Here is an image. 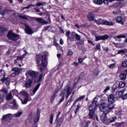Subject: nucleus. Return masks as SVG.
<instances>
[{"instance_id":"a19ab883","label":"nucleus","mask_w":127,"mask_h":127,"mask_svg":"<svg viewBox=\"0 0 127 127\" xmlns=\"http://www.w3.org/2000/svg\"><path fill=\"white\" fill-rule=\"evenodd\" d=\"M78 81H79V78H76L74 79V84L73 85V88H72V90H74V88H76V85Z\"/></svg>"},{"instance_id":"c9c22d12","label":"nucleus","mask_w":127,"mask_h":127,"mask_svg":"<svg viewBox=\"0 0 127 127\" xmlns=\"http://www.w3.org/2000/svg\"><path fill=\"white\" fill-rule=\"evenodd\" d=\"M21 115H22V112H19L14 114V116L15 118H19V117H20V116H21Z\"/></svg>"},{"instance_id":"4468645a","label":"nucleus","mask_w":127,"mask_h":127,"mask_svg":"<svg viewBox=\"0 0 127 127\" xmlns=\"http://www.w3.org/2000/svg\"><path fill=\"white\" fill-rule=\"evenodd\" d=\"M115 99L116 97H115V96H114L113 94H110L108 97V102L110 104H114V103H115Z\"/></svg>"},{"instance_id":"f3484780","label":"nucleus","mask_w":127,"mask_h":127,"mask_svg":"<svg viewBox=\"0 0 127 127\" xmlns=\"http://www.w3.org/2000/svg\"><path fill=\"white\" fill-rule=\"evenodd\" d=\"M40 117V112H39V110H37V116L34 119V124H37L38 121H39V118Z\"/></svg>"},{"instance_id":"c85d7f7f","label":"nucleus","mask_w":127,"mask_h":127,"mask_svg":"<svg viewBox=\"0 0 127 127\" xmlns=\"http://www.w3.org/2000/svg\"><path fill=\"white\" fill-rule=\"evenodd\" d=\"M63 121H64V118L62 117L59 120L58 124L57 125V127H61V125L62 123H63Z\"/></svg>"},{"instance_id":"6ab92c4d","label":"nucleus","mask_w":127,"mask_h":127,"mask_svg":"<svg viewBox=\"0 0 127 127\" xmlns=\"http://www.w3.org/2000/svg\"><path fill=\"white\" fill-rule=\"evenodd\" d=\"M125 89L119 91H117L116 93V96L117 98H121V97H123V94L125 93Z\"/></svg>"},{"instance_id":"f03ea898","label":"nucleus","mask_w":127,"mask_h":127,"mask_svg":"<svg viewBox=\"0 0 127 127\" xmlns=\"http://www.w3.org/2000/svg\"><path fill=\"white\" fill-rule=\"evenodd\" d=\"M98 98L95 97L92 103L89 105L88 110L89 111V118L91 120H96L97 122H99V118L97 115L95 114L96 110H97V106H98Z\"/></svg>"},{"instance_id":"a18cd8bd","label":"nucleus","mask_w":127,"mask_h":127,"mask_svg":"<svg viewBox=\"0 0 127 127\" xmlns=\"http://www.w3.org/2000/svg\"><path fill=\"white\" fill-rule=\"evenodd\" d=\"M77 41H79V44H80V45H84V42L85 41V40L80 39V40Z\"/></svg>"},{"instance_id":"f257e3e1","label":"nucleus","mask_w":127,"mask_h":127,"mask_svg":"<svg viewBox=\"0 0 127 127\" xmlns=\"http://www.w3.org/2000/svg\"><path fill=\"white\" fill-rule=\"evenodd\" d=\"M114 108H115V105L113 103L107 104L106 103H103L100 106L99 108L100 111L103 112L102 115L100 117V120L105 125H110L111 123H114L117 119L116 117H112L109 119H107V115L110 112L109 110H113Z\"/></svg>"},{"instance_id":"680f3d73","label":"nucleus","mask_w":127,"mask_h":127,"mask_svg":"<svg viewBox=\"0 0 127 127\" xmlns=\"http://www.w3.org/2000/svg\"><path fill=\"white\" fill-rule=\"evenodd\" d=\"M16 75H17L16 73H15V72H13L10 74V77H15L16 76Z\"/></svg>"},{"instance_id":"20e7f679","label":"nucleus","mask_w":127,"mask_h":127,"mask_svg":"<svg viewBox=\"0 0 127 127\" xmlns=\"http://www.w3.org/2000/svg\"><path fill=\"white\" fill-rule=\"evenodd\" d=\"M71 32L67 30L65 32V36L67 37V40H70L71 42L75 41V37L77 40H80L81 39V37L77 33L72 32L71 34V37H70V34Z\"/></svg>"},{"instance_id":"5fc2aeb1","label":"nucleus","mask_w":127,"mask_h":127,"mask_svg":"<svg viewBox=\"0 0 127 127\" xmlns=\"http://www.w3.org/2000/svg\"><path fill=\"white\" fill-rule=\"evenodd\" d=\"M59 28L61 33H64V30L63 29V28H62V27H59Z\"/></svg>"},{"instance_id":"8fccbe9b","label":"nucleus","mask_w":127,"mask_h":127,"mask_svg":"<svg viewBox=\"0 0 127 127\" xmlns=\"http://www.w3.org/2000/svg\"><path fill=\"white\" fill-rule=\"evenodd\" d=\"M112 91H116V90L118 89V86H117V85L114 84L112 86Z\"/></svg>"},{"instance_id":"f704fd0d","label":"nucleus","mask_w":127,"mask_h":127,"mask_svg":"<svg viewBox=\"0 0 127 127\" xmlns=\"http://www.w3.org/2000/svg\"><path fill=\"white\" fill-rule=\"evenodd\" d=\"M125 86H126V83L124 82L121 81L119 82V87L120 88L125 87Z\"/></svg>"},{"instance_id":"69168bd1","label":"nucleus","mask_w":127,"mask_h":127,"mask_svg":"<svg viewBox=\"0 0 127 127\" xmlns=\"http://www.w3.org/2000/svg\"><path fill=\"white\" fill-rule=\"evenodd\" d=\"M6 10H4L2 11V12L1 13V15H4V14H5V13L6 12Z\"/></svg>"},{"instance_id":"6e6552de","label":"nucleus","mask_w":127,"mask_h":127,"mask_svg":"<svg viewBox=\"0 0 127 127\" xmlns=\"http://www.w3.org/2000/svg\"><path fill=\"white\" fill-rule=\"evenodd\" d=\"M38 71H33L32 70H27L25 73L26 76L28 77L29 76L32 78V80L34 79L36 77H37L39 75Z\"/></svg>"},{"instance_id":"c03bdc74","label":"nucleus","mask_w":127,"mask_h":127,"mask_svg":"<svg viewBox=\"0 0 127 127\" xmlns=\"http://www.w3.org/2000/svg\"><path fill=\"white\" fill-rule=\"evenodd\" d=\"M84 98H85V95H82V96H81L78 97V98L76 99V100H77V102H79V101H82V100H83V99H84Z\"/></svg>"},{"instance_id":"7ed1b4c3","label":"nucleus","mask_w":127,"mask_h":127,"mask_svg":"<svg viewBox=\"0 0 127 127\" xmlns=\"http://www.w3.org/2000/svg\"><path fill=\"white\" fill-rule=\"evenodd\" d=\"M41 57V55L40 54H38L36 56V58L38 66H39L41 72H42L43 71V68H43H45V67L47 66V60H46V55L42 56Z\"/></svg>"},{"instance_id":"7c9ffc66","label":"nucleus","mask_w":127,"mask_h":127,"mask_svg":"<svg viewBox=\"0 0 127 127\" xmlns=\"http://www.w3.org/2000/svg\"><path fill=\"white\" fill-rule=\"evenodd\" d=\"M93 1L95 4H98V5L103 4V0H94Z\"/></svg>"},{"instance_id":"a211bd4d","label":"nucleus","mask_w":127,"mask_h":127,"mask_svg":"<svg viewBox=\"0 0 127 127\" xmlns=\"http://www.w3.org/2000/svg\"><path fill=\"white\" fill-rule=\"evenodd\" d=\"M32 84V79H29L26 82L25 84V87L30 88V87H31Z\"/></svg>"},{"instance_id":"2f4dec72","label":"nucleus","mask_w":127,"mask_h":127,"mask_svg":"<svg viewBox=\"0 0 127 127\" xmlns=\"http://www.w3.org/2000/svg\"><path fill=\"white\" fill-rule=\"evenodd\" d=\"M116 21L118 23H120L122 25H124V22H123V19L122 17H118L116 19Z\"/></svg>"},{"instance_id":"39448f33","label":"nucleus","mask_w":127,"mask_h":127,"mask_svg":"<svg viewBox=\"0 0 127 127\" xmlns=\"http://www.w3.org/2000/svg\"><path fill=\"white\" fill-rule=\"evenodd\" d=\"M66 91V99H68L70 95H71V92H70V86L66 85L65 89L62 91V93L60 94V97H62L60 100L59 103H62L64 101V96H65V92Z\"/></svg>"},{"instance_id":"9b49d317","label":"nucleus","mask_w":127,"mask_h":127,"mask_svg":"<svg viewBox=\"0 0 127 127\" xmlns=\"http://www.w3.org/2000/svg\"><path fill=\"white\" fill-rule=\"evenodd\" d=\"M108 38H109V36L108 35L95 36L96 41H99V40H106V39H108Z\"/></svg>"},{"instance_id":"a878e982","label":"nucleus","mask_w":127,"mask_h":127,"mask_svg":"<svg viewBox=\"0 0 127 127\" xmlns=\"http://www.w3.org/2000/svg\"><path fill=\"white\" fill-rule=\"evenodd\" d=\"M114 24L112 22H109L107 20H103V25H108V26H112Z\"/></svg>"},{"instance_id":"bb28decb","label":"nucleus","mask_w":127,"mask_h":127,"mask_svg":"<svg viewBox=\"0 0 127 127\" xmlns=\"http://www.w3.org/2000/svg\"><path fill=\"white\" fill-rule=\"evenodd\" d=\"M94 22H95V23H96L97 24H98V25H100L101 24H103L104 23V20L102 19H99L98 20H95Z\"/></svg>"},{"instance_id":"338daca9","label":"nucleus","mask_w":127,"mask_h":127,"mask_svg":"<svg viewBox=\"0 0 127 127\" xmlns=\"http://www.w3.org/2000/svg\"><path fill=\"white\" fill-rule=\"evenodd\" d=\"M64 43V41L62 40V39H61L60 40V44L61 45H63V44Z\"/></svg>"},{"instance_id":"f8f14e48","label":"nucleus","mask_w":127,"mask_h":127,"mask_svg":"<svg viewBox=\"0 0 127 127\" xmlns=\"http://www.w3.org/2000/svg\"><path fill=\"white\" fill-rule=\"evenodd\" d=\"M42 78H43V74L41 73L37 76H36L33 79L34 80V83H39V82H41L42 81Z\"/></svg>"},{"instance_id":"2eb2a0df","label":"nucleus","mask_w":127,"mask_h":127,"mask_svg":"<svg viewBox=\"0 0 127 127\" xmlns=\"http://www.w3.org/2000/svg\"><path fill=\"white\" fill-rule=\"evenodd\" d=\"M87 18L88 20H90V21H95L96 20L95 18V15L92 12L89 13V14L87 15Z\"/></svg>"},{"instance_id":"58836bf2","label":"nucleus","mask_w":127,"mask_h":127,"mask_svg":"<svg viewBox=\"0 0 127 127\" xmlns=\"http://www.w3.org/2000/svg\"><path fill=\"white\" fill-rule=\"evenodd\" d=\"M99 73H100V71L95 70L93 71V75L95 77H98L99 76Z\"/></svg>"},{"instance_id":"423d86ee","label":"nucleus","mask_w":127,"mask_h":127,"mask_svg":"<svg viewBox=\"0 0 127 127\" xmlns=\"http://www.w3.org/2000/svg\"><path fill=\"white\" fill-rule=\"evenodd\" d=\"M7 37L9 40L16 41L19 39V35L14 33L12 31H9L7 35Z\"/></svg>"},{"instance_id":"49530a36","label":"nucleus","mask_w":127,"mask_h":127,"mask_svg":"<svg viewBox=\"0 0 127 127\" xmlns=\"http://www.w3.org/2000/svg\"><path fill=\"white\" fill-rule=\"evenodd\" d=\"M5 31H6V28L4 27H1V30H0L1 33H4V32H5Z\"/></svg>"},{"instance_id":"4be33fe9","label":"nucleus","mask_w":127,"mask_h":127,"mask_svg":"<svg viewBox=\"0 0 127 127\" xmlns=\"http://www.w3.org/2000/svg\"><path fill=\"white\" fill-rule=\"evenodd\" d=\"M124 72L125 73H121L119 76L121 80H125L127 78V69L124 70Z\"/></svg>"},{"instance_id":"774afa93","label":"nucleus","mask_w":127,"mask_h":127,"mask_svg":"<svg viewBox=\"0 0 127 127\" xmlns=\"http://www.w3.org/2000/svg\"><path fill=\"white\" fill-rule=\"evenodd\" d=\"M89 125H90V122H89L88 121H87L85 123V127H89Z\"/></svg>"},{"instance_id":"13d9d810","label":"nucleus","mask_w":127,"mask_h":127,"mask_svg":"<svg viewBox=\"0 0 127 127\" xmlns=\"http://www.w3.org/2000/svg\"><path fill=\"white\" fill-rule=\"evenodd\" d=\"M73 55V52L72 51H69L67 53V56H72Z\"/></svg>"},{"instance_id":"de8ad7c7","label":"nucleus","mask_w":127,"mask_h":127,"mask_svg":"<svg viewBox=\"0 0 127 127\" xmlns=\"http://www.w3.org/2000/svg\"><path fill=\"white\" fill-rule=\"evenodd\" d=\"M19 17H20V18H22L23 19H25L26 20L28 19L25 15H19Z\"/></svg>"},{"instance_id":"aec40b11","label":"nucleus","mask_w":127,"mask_h":127,"mask_svg":"<svg viewBox=\"0 0 127 127\" xmlns=\"http://www.w3.org/2000/svg\"><path fill=\"white\" fill-rule=\"evenodd\" d=\"M57 94H58V90L55 91L52 96H51V102L52 103V104H53L54 100H55V98H56Z\"/></svg>"},{"instance_id":"864d4df0","label":"nucleus","mask_w":127,"mask_h":127,"mask_svg":"<svg viewBox=\"0 0 127 127\" xmlns=\"http://www.w3.org/2000/svg\"><path fill=\"white\" fill-rule=\"evenodd\" d=\"M110 89V86H107L105 90H104V93H107Z\"/></svg>"},{"instance_id":"9d476101","label":"nucleus","mask_w":127,"mask_h":127,"mask_svg":"<svg viewBox=\"0 0 127 127\" xmlns=\"http://www.w3.org/2000/svg\"><path fill=\"white\" fill-rule=\"evenodd\" d=\"M24 25L25 27V33H26L27 34H33V31L32 30V29H31V28H30V27L26 24H24Z\"/></svg>"},{"instance_id":"72a5a7b5","label":"nucleus","mask_w":127,"mask_h":127,"mask_svg":"<svg viewBox=\"0 0 127 127\" xmlns=\"http://www.w3.org/2000/svg\"><path fill=\"white\" fill-rule=\"evenodd\" d=\"M54 118V115H53V114H51L50 116V121H49V123L50 124H51V125H52V124H53V119Z\"/></svg>"},{"instance_id":"ea45409f","label":"nucleus","mask_w":127,"mask_h":127,"mask_svg":"<svg viewBox=\"0 0 127 127\" xmlns=\"http://www.w3.org/2000/svg\"><path fill=\"white\" fill-rule=\"evenodd\" d=\"M36 5L37 6H41V5H46V3L45 2H42L40 3H37Z\"/></svg>"},{"instance_id":"603ef678","label":"nucleus","mask_w":127,"mask_h":127,"mask_svg":"<svg viewBox=\"0 0 127 127\" xmlns=\"http://www.w3.org/2000/svg\"><path fill=\"white\" fill-rule=\"evenodd\" d=\"M123 69H124V67H123L122 65L119 66L118 67V72H122Z\"/></svg>"},{"instance_id":"4d7b16f0","label":"nucleus","mask_w":127,"mask_h":127,"mask_svg":"<svg viewBox=\"0 0 127 127\" xmlns=\"http://www.w3.org/2000/svg\"><path fill=\"white\" fill-rule=\"evenodd\" d=\"M60 115H61V112H58V114L57 116V118L56 119V122H57V121H58V120H59L58 118H59Z\"/></svg>"},{"instance_id":"393cba45","label":"nucleus","mask_w":127,"mask_h":127,"mask_svg":"<svg viewBox=\"0 0 127 127\" xmlns=\"http://www.w3.org/2000/svg\"><path fill=\"white\" fill-rule=\"evenodd\" d=\"M114 24L112 22H109L107 20H103V25H108V26H112Z\"/></svg>"},{"instance_id":"4c0bfd02","label":"nucleus","mask_w":127,"mask_h":127,"mask_svg":"<svg viewBox=\"0 0 127 127\" xmlns=\"http://www.w3.org/2000/svg\"><path fill=\"white\" fill-rule=\"evenodd\" d=\"M108 68L110 69H114L116 67V64H112L108 65Z\"/></svg>"},{"instance_id":"0eeeda50","label":"nucleus","mask_w":127,"mask_h":127,"mask_svg":"<svg viewBox=\"0 0 127 127\" xmlns=\"http://www.w3.org/2000/svg\"><path fill=\"white\" fill-rule=\"evenodd\" d=\"M20 95L21 96H23L25 98L24 100H21L22 104L23 105H25V104H27V102L30 101V99L28 98V94H27V92L24 90H22L19 93Z\"/></svg>"},{"instance_id":"bf43d9fd","label":"nucleus","mask_w":127,"mask_h":127,"mask_svg":"<svg viewBox=\"0 0 127 127\" xmlns=\"http://www.w3.org/2000/svg\"><path fill=\"white\" fill-rule=\"evenodd\" d=\"M88 43H89L90 44H92V45H93V46H95V44H94V43H93V42L90 40H88Z\"/></svg>"},{"instance_id":"5701e85b","label":"nucleus","mask_w":127,"mask_h":127,"mask_svg":"<svg viewBox=\"0 0 127 127\" xmlns=\"http://www.w3.org/2000/svg\"><path fill=\"white\" fill-rule=\"evenodd\" d=\"M11 104H13V106L12 107V110H15L16 109H18V105L16 104V100L15 99H13L12 102Z\"/></svg>"},{"instance_id":"052dcab7","label":"nucleus","mask_w":127,"mask_h":127,"mask_svg":"<svg viewBox=\"0 0 127 127\" xmlns=\"http://www.w3.org/2000/svg\"><path fill=\"white\" fill-rule=\"evenodd\" d=\"M23 58H24V57L23 56H19V57H17V59L18 60H22V59H23Z\"/></svg>"},{"instance_id":"473e14b6","label":"nucleus","mask_w":127,"mask_h":127,"mask_svg":"<svg viewBox=\"0 0 127 127\" xmlns=\"http://www.w3.org/2000/svg\"><path fill=\"white\" fill-rule=\"evenodd\" d=\"M12 94L11 93H9L6 95V99L7 101H9V100H12L13 99Z\"/></svg>"},{"instance_id":"37998d69","label":"nucleus","mask_w":127,"mask_h":127,"mask_svg":"<svg viewBox=\"0 0 127 127\" xmlns=\"http://www.w3.org/2000/svg\"><path fill=\"white\" fill-rule=\"evenodd\" d=\"M95 50H100L101 49V44H98L96 45L95 47L94 48Z\"/></svg>"},{"instance_id":"ddd939ff","label":"nucleus","mask_w":127,"mask_h":127,"mask_svg":"<svg viewBox=\"0 0 127 127\" xmlns=\"http://www.w3.org/2000/svg\"><path fill=\"white\" fill-rule=\"evenodd\" d=\"M34 19L37 21V22H39V23H41L42 24H47L48 23V22L45 21L43 18H37L35 17Z\"/></svg>"},{"instance_id":"6e6d98bb","label":"nucleus","mask_w":127,"mask_h":127,"mask_svg":"<svg viewBox=\"0 0 127 127\" xmlns=\"http://www.w3.org/2000/svg\"><path fill=\"white\" fill-rule=\"evenodd\" d=\"M125 53V50H120L118 52V54H124Z\"/></svg>"},{"instance_id":"09e8293b","label":"nucleus","mask_w":127,"mask_h":127,"mask_svg":"<svg viewBox=\"0 0 127 127\" xmlns=\"http://www.w3.org/2000/svg\"><path fill=\"white\" fill-rule=\"evenodd\" d=\"M123 67H127V61H125L122 63Z\"/></svg>"},{"instance_id":"dca6fc26","label":"nucleus","mask_w":127,"mask_h":127,"mask_svg":"<svg viewBox=\"0 0 127 127\" xmlns=\"http://www.w3.org/2000/svg\"><path fill=\"white\" fill-rule=\"evenodd\" d=\"M11 118H12V114H8L7 115H4L2 117V120L3 121H7V120H11Z\"/></svg>"},{"instance_id":"e2e57ef3","label":"nucleus","mask_w":127,"mask_h":127,"mask_svg":"<svg viewBox=\"0 0 127 127\" xmlns=\"http://www.w3.org/2000/svg\"><path fill=\"white\" fill-rule=\"evenodd\" d=\"M69 102H70V103H71V102H73V98L70 97V98L69 99L68 102L66 103V105H68V103H69Z\"/></svg>"},{"instance_id":"3c124183","label":"nucleus","mask_w":127,"mask_h":127,"mask_svg":"<svg viewBox=\"0 0 127 127\" xmlns=\"http://www.w3.org/2000/svg\"><path fill=\"white\" fill-rule=\"evenodd\" d=\"M103 3H104L106 5H109V0H103Z\"/></svg>"},{"instance_id":"1a4fd4ad","label":"nucleus","mask_w":127,"mask_h":127,"mask_svg":"<svg viewBox=\"0 0 127 127\" xmlns=\"http://www.w3.org/2000/svg\"><path fill=\"white\" fill-rule=\"evenodd\" d=\"M1 74H2L1 75V77H3L1 79V81L3 83H4V82H5V84L7 85H9V78H8V77H5L6 76V74H5V72L4 71H2L1 70Z\"/></svg>"},{"instance_id":"e433bc0d","label":"nucleus","mask_w":127,"mask_h":127,"mask_svg":"<svg viewBox=\"0 0 127 127\" xmlns=\"http://www.w3.org/2000/svg\"><path fill=\"white\" fill-rule=\"evenodd\" d=\"M1 93H3V95L7 94V90L5 88H3L0 90Z\"/></svg>"},{"instance_id":"b1692460","label":"nucleus","mask_w":127,"mask_h":127,"mask_svg":"<svg viewBox=\"0 0 127 127\" xmlns=\"http://www.w3.org/2000/svg\"><path fill=\"white\" fill-rule=\"evenodd\" d=\"M127 36V34H125L124 35H118L116 37V40H117L118 41H121V38H126Z\"/></svg>"},{"instance_id":"c756f323","label":"nucleus","mask_w":127,"mask_h":127,"mask_svg":"<svg viewBox=\"0 0 127 127\" xmlns=\"http://www.w3.org/2000/svg\"><path fill=\"white\" fill-rule=\"evenodd\" d=\"M39 87H40V83H38L33 90V95H34L36 93V92H37V90H38V89H39Z\"/></svg>"},{"instance_id":"79ce46f5","label":"nucleus","mask_w":127,"mask_h":127,"mask_svg":"<svg viewBox=\"0 0 127 127\" xmlns=\"http://www.w3.org/2000/svg\"><path fill=\"white\" fill-rule=\"evenodd\" d=\"M31 6H34V5L32 4H30L28 5V6H26V7H24L22 8V10H23L24 9H28L30 7H31Z\"/></svg>"},{"instance_id":"0e129e2a","label":"nucleus","mask_w":127,"mask_h":127,"mask_svg":"<svg viewBox=\"0 0 127 127\" xmlns=\"http://www.w3.org/2000/svg\"><path fill=\"white\" fill-rule=\"evenodd\" d=\"M78 61L79 63H82V62H83V59L81 58H79L78 59Z\"/></svg>"},{"instance_id":"412c9836","label":"nucleus","mask_w":127,"mask_h":127,"mask_svg":"<svg viewBox=\"0 0 127 127\" xmlns=\"http://www.w3.org/2000/svg\"><path fill=\"white\" fill-rule=\"evenodd\" d=\"M21 68H19L18 67H15L12 69V71L14 72H15V74L17 75H18L21 72Z\"/></svg>"},{"instance_id":"cd10ccee","label":"nucleus","mask_w":127,"mask_h":127,"mask_svg":"<svg viewBox=\"0 0 127 127\" xmlns=\"http://www.w3.org/2000/svg\"><path fill=\"white\" fill-rule=\"evenodd\" d=\"M115 126L117 127H124L125 122H120V123L116 122L115 123Z\"/></svg>"}]
</instances>
